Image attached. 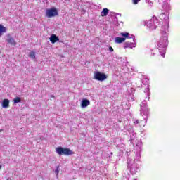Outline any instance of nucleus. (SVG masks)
Here are the masks:
<instances>
[{
	"instance_id": "4",
	"label": "nucleus",
	"mask_w": 180,
	"mask_h": 180,
	"mask_svg": "<svg viewBox=\"0 0 180 180\" xmlns=\"http://www.w3.org/2000/svg\"><path fill=\"white\" fill-rule=\"evenodd\" d=\"M6 41H7L8 44H11V46H16V44H18V42H16V40H15V39L12 37L11 34H7Z\"/></svg>"
},
{
	"instance_id": "10",
	"label": "nucleus",
	"mask_w": 180,
	"mask_h": 180,
	"mask_svg": "<svg viewBox=\"0 0 180 180\" xmlns=\"http://www.w3.org/2000/svg\"><path fill=\"white\" fill-rule=\"evenodd\" d=\"M124 41H126V38H122V37L115 38V43H118L119 44H120V43H124Z\"/></svg>"
},
{
	"instance_id": "20",
	"label": "nucleus",
	"mask_w": 180,
	"mask_h": 180,
	"mask_svg": "<svg viewBox=\"0 0 180 180\" xmlns=\"http://www.w3.org/2000/svg\"><path fill=\"white\" fill-rule=\"evenodd\" d=\"M162 57H163V58L165 57V53L162 54Z\"/></svg>"
},
{
	"instance_id": "21",
	"label": "nucleus",
	"mask_w": 180,
	"mask_h": 180,
	"mask_svg": "<svg viewBox=\"0 0 180 180\" xmlns=\"http://www.w3.org/2000/svg\"><path fill=\"white\" fill-rule=\"evenodd\" d=\"M51 98L52 99H54V96H51Z\"/></svg>"
},
{
	"instance_id": "12",
	"label": "nucleus",
	"mask_w": 180,
	"mask_h": 180,
	"mask_svg": "<svg viewBox=\"0 0 180 180\" xmlns=\"http://www.w3.org/2000/svg\"><path fill=\"white\" fill-rule=\"evenodd\" d=\"M6 27H5L4 25L0 24V36L3 33H6Z\"/></svg>"
},
{
	"instance_id": "3",
	"label": "nucleus",
	"mask_w": 180,
	"mask_h": 180,
	"mask_svg": "<svg viewBox=\"0 0 180 180\" xmlns=\"http://www.w3.org/2000/svg\"><path fill=\"white\" fill-rule=\"evenodd\" d=\"M57 15H58V11H57V9L54 8L46 10L47 18H53L54 16H57Z\"/></svg>"
},
{
	"instance_id": "14",
	"label": "nucleus",
	"mask_w": 180,
	"mask_h": 180,
	"mask_svg": "<svg viewBox=\"0 0 180 180\" xmlns=\"http://www.w3.org/2000/svg\"><path fill=\"white\" fill-rule=\"evenodd\" d=\"M162 41H164V39L162 38H161L158 43L159 47H165V45L164 44H162Z\"/></svg>"
},
{
	"instance_id": "9",
	"label": "nucleus",
	"mask_w": 180,
	"mask_h": 180,
	"mask_svg": "<svg viewBox=\"0 0 180 180\" xmlns=\"http://www.w3.org/2000/svg\"><path fill=\"white\" fill-rule=\"evenodd\" d=\"M108 13H109V9L103 8L101 13V16H102L103 18L105 16H108Z\"/></svg>"
},
{
	"instance_id": "19",
	"label": "nucleus",
	"mask_w": 180,
	"mask_h": 180,
	"mask_svg": "<svg viewBox=\"0 0 180 180\" xmlns=\"http://www.w3.org/2000/svg\"><path fill=\"white\" fill-rule=\"evenodd\" d=\"M56 175H58V172H60V171L58 170V169H57L56 171H55Z\"/></svg>"
},
{
	"instance_id": "13",
	"label": "nucleus",
	"mask_w": 180,
	"mask_h": 180,
	"mask_svg": "<svg viewBox=\"0 0 180 180\" xmlns=\"http://www.w3.org/2000/svg\"><path fill=\"white\" fill-rule=\"evenodd\" d=\"M29 57L30 58H32V60H34V58H36V53H34V51L30 52Z\"/></svg>"
},
{
	"instance_id": "11",
	"label": "nucleus",
	"mask_w": 180,
	"mask_h": 180,
	"mask_svg": "<svg viewBox=\"0 0 180 180\" xmlns=\"http://www.w3.org/2000/svg\"><path fill=\"white\" fill-rule=\"evenodd\" d=\"M3 108H9V100L8 99H4L2 102Z\"/></svg>"
},
{
	"instance_id": "6",
	"label": "nucleus",
	"mask_w": 180,
	"mask_h": 180,
	"mask_svg": "<svg viewBox=\"0 0 180 180\" xmlns=\"http://www.w3.org/2000/svg\"><path fill=\"white\" fill-rule=\"evenodd\" d=\"M49 40L51 43H53V44H54V43H57V41H60V38H58V37H57V35L56 34H52L51 35Z\"/></svg>"
},
{
	"instance_id": "17",
	"label": "nucleus",
	"mask_w": 180,
	"mask_h": 180,
	"mask_svg": "<svg viewBox=\"0 0 180 180\" xmlns=\"http://www.w3.org/2000/svg\"><path fill=\"white\" fill-rule=\"evenodd\" d=\"M141 0H133V4L134 5H137V4H139V2H140Z\"/></svg>"
},
{
	"instance_id": "16",
	"label": "nucleus",
	"mask_w": 180,
	"mask_h": 180,
	"mask_svg": "<svg viewBox=\"0 0 180 180\" xmlns=\"http://www.w3.org/2000/svg\"><path fill=\"white\" fill-rule=\"evenodd\" d=\"M148 27H150V29H153V25L151 24V22L146 23Z\"/></svg>"
},
{
	"instance_id": "8",
	"label": "nucleus",
	"mask_w": 180,
	"mask_h": 180,
	"mask_svg": "<svg viewBox=\"0 0 180 180\" xmlns=\"http://www.w3.org/2000/svg\"><path fill=\"white\" fill-rule=\"evenodd\" d=\"M89 105H91V102L88 99H83L82 101L81 106L82 108H86V106H89Z\"/></svg>"
},
{
	"instance_id": "2",
	"label": "nucleus",
	"mask_w": 180,
	"mask_h": 180,
	"mask_svg": "<svg viewBox=\"0 0 180 180\" xmlns=\"http://www.w3.org/2000/svg\"><path fill=\"white\" fill-rule=\"evenodd\" d=\"M94 79H96V81H105L108 78V76L105 73H102L101 72H96L94 73Z\"/></svg>"
},
{
	"instance_id": "7",
	"label": "nucleus",
	"mask_w": 180,
	"mask_h": 180,
	"mask_svg": "<svg viewBox=\"0 0 180 180\" xmlns=\"http://www.w3.org/2000/svg\"><path fill=\"white\" fill-rule=\"evenodd\" d=\"M136 47V44L131 42H125L124 44V49H133Z\"/></svg>"
},
{
	"instance_id": "15",
	"label": "nucleus",
	"mask_w": 180,
	"mask_h": 180,
	"mask_svg": "<svg viewBox=\"0 0 180 180\" xmlns=\"http://www.w3.org/2000/svg\"><path fill=\"white\" fill-rule=\"evenodd\" d=\"M13 102L14 103H19L20 102H21L20 97H16L15 98H14Z\"/></svg>"
},
{
	"instance_id": "18",
	"label": "nucleus",
	"mask_w": 180,
	"mask_h": 180,
	"mask_svg": "<svg viewBox=\"0 0 180 180\" xmlns=\"http://www.w3.org/2000/svg\"><path fill=\"white\" fill-rule=\"evenodd\" d=\"M109 50H110V51L111 53H113V51H114V49H113V48H112V46H110V47H109Z\"/></svg>"
},
{
	"instance_id": "5",
	"label": "nucleus",
	"mask_w": 180,
	"mask_h": 180,
	"mask_svg": "<svg viewBox=\"0 0 180 180\" xmlns=\"http://www.w3.org/2000/svg\"><path fill=\"white\" fill-rule=\"evenodd\" d=\"M120 36H122V39H132L133 41H134L135 37L134 35H131L129 34V32H121Z\"/></svg>"
},
{
	"instance_id": "1",
	"label": "nucleus",
	"mask_w": 180,
	"mask_h": 180,
	"mask_svg": "<svg viewBox=\"0 0 180 180\" xmlns=\"http://www.w3.org/2000/svg\"><path fill=\"white\" fill-rule=\"evenodd\" d=\"M56 153L59 155H72L74 152L68 148L57 147L56 148Z\"/></svg>"
},
{
	"instance_id": "22",
	"label": "nucleus",
	"mask_w": 180,
	"mask_h": 180,
	"mask_svg": "<svg viewBox=\"0 0 180 180\" xmlns=\"http://www.w3.org/2000/svg\"><path fill=\"white\" fill-rule=\"evenodd\" d=\"M164 43H167V40L164 41Z\"/></svg>"
},
{
	"instance_id": "23",
	"label": "nucleus",
	"mask_w": 180,
	"mask_h": 180,
	"mask_svg": "<svg viewBox=\"0 0 180 180\" xmlns=\"http://www.w3.org/2000/svg\"><path fill=\"white\" fill-rule=\"evenodd\" d=\"M1 168H2V166H1V165H0V169H1Z\"/></svg>"
}]
</instances>
